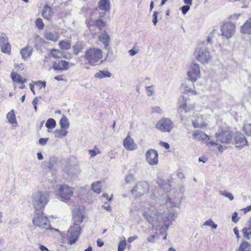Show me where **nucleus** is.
<instances>
[{
  "mask_svg": "<svg viewBox=\"0 0 251 251\" xmlns=\"http://www.w3.org/2000/svg\"><path fill=\"white\" fill-rule=\"evenodd\" d=\"M143 216L149 223L154 227H157L164 223V225L162 226L160 229L161 232L163 234V231L165 232L168 229L169 226L166 223V221H172L174 217L176 216V214L172 212L169 214H167L166 212L162 213L156 211L154 212L153 209L151 208L149 209L148 211H144Z\"/></svg>",
  "mask_w": 251,
  "mask_h": 251,
  "instance_id": "1",
  "label": "nucleus"
},
{
  "mask_svg": "<svg viewBox=\"0 0 251 251\" xmlns=\"http://www.w3.org/2000/svg\"><path fill=\"white\" fill-rule=\"evenodd\" d=\"M49 199V193L46 191H38L33 193L31 196L32 204L37 210L43 208L47 204Z\"/></svg>",
  "mask_w": 251,
  "mask_h": 251,
  "instance_id": "2",
  "label": "nucleus"
},
{
  "mask_svg": "<svg viewBox=\"0 0 251 251\" xmlns=\"http://www.w3.org/2000/svg\"><path fill=\"white\" fill-rule=\"evenodd\" d=\"M194 55L196 59L202 64L208 63L211 57L208 48L204 45H200L196 49Z\"/></svg>",
  "mask_w": 251,
  "mask_h": 251,
  "instance_id": "3",
  "label": "nucleus"
},
{
  "mask_svg": "<svg viewBox=\"0 0 251 251\" xmlns=\"http://www.w3.org/2000/svg\"><path fill=\"white\" fill-rule=\"evenodd\" d=\"M102 58V51L99 49H89L85 52V59L92 66H95Z\"/></svg>",
  "mask_w": 251,
  "mask_h": 251,
  "instance_id": "4",
  "label": "nucleus"
},
{
  "mask_svg": "<svg viewBox=\"0 0 251 251\" xmlns=\"http://www.w3.org/2000/svg\"><path fill=\"white\" fill-rule=\"evenodd\" d=\"M32 222L34 226L42 229L47 230L50 229L51 225L48 218L42 212L36 213L33 219Z\"/></svg>",
  "mask_w": 251,
  "mask_h": 251,
  "instance_id": "5",
  "label": "nucleus"
},
{
  "mask_svg": "<svg viewBox=\"0 0 251 251\" xmlns=\"http://www.w3.org/2000/svg\"><path fill=\"white\" fill-rule=\"evenodd\" d=\"M149 191L148 183L145 181H141L136 183L135 186L131 190V193L134 197L138 198L148 193Z\"/></svg>",
  "mask_w": 251,
  "mask_h": 251,
  "instance_id": "6",
  "label": "nucleus"
},
{
  "mask_svg": "<svg viewBox=\"0 0 251 251\" xmlns=\"http://www.w3.org/2000/svg\"><path fill=\"white\" fill-rule=\"evenodd\" d=\"M74 193L73 188L66 184L58 186L55 190L56 195L60 197L63 200H68L70 199Z\"/></svg>",
  "mask_w": 251,
  "mask_h": 251,
  "instance_id": "7",
  "label": "nucleus"
},
{
  "mask_svg": "<svg viewBox=\"0 0 251 251\" xmlns=\"http://www.w3.org/2000/svg\"><path fill=\"white\" fill-rule=\"evenodd\" d=\"M80 233V227L79 224L75 223L71 226L68 232L67 239L69 244L73 245L78 240Z\"/></svg>",
  "mask_w": 251,
  "mask_h": 251,
  "instance_id": "8",
  "label": "nucleus"
},
{
  "mask_svg": "<svg viewBox=\"0 0 251 251\" xmlns=\"http://www.w3.org/2000/svg\"><path fill=\"white\" fill-rule=\"evenodd\" d=\"M221 35L223 38L229 39L235 32V26L231 22H226L221 25Z\"/></svg>",
  "mask_w": 251,
  "mask_h": 251,
  "instance_id": "9",
  "label": "nucleus"
},
{
  "mask_svg": "<svg viewBox=\"0 0 251 251\" xmlns=\"http://www.w3.org/2000/svg\"><path fill=\"white\" fill-rule=\"evenodd\" d=\"M218 141L222 143L228 144L232 139V132L227 129L219 130L215 134Z\"/></svg>",
  "mask_w": 251,
  "mask_h": 251,
  "instance_id": "10",
  "label": "nucleus"
},
{
  "mask_svg": "<svg viewBox=\"0 0 251 251\" xmlns=\"http://www.w3.org/2000/svg\"><path fill=\"white\" fill-rule=\"evenodd\" d=\"M156 127L162 132H169L173 127V123L169 118H162L157 123Z\"/></svg>",
  "mask_w": 251,
  "mask_h": 251,
  "instance_id": "11",
  "label": "nucleus"
},
{
  "mask_svg": "<svg viewBox=\"0 0 251 251\" xmlns=\"http://www.w3.org/2000/svg\"><path fill=\"white\" fill-rule=\"evenodd\" d=\"M188 79L192 82H195L200 77L199 65L197 63H192L187 72Z\"/></svg>",
  "mask_w": 251,
  "mask_h": 251,
  "instance_id": "12",
  "label": "nucleus"
},
{
  "mask_svg": "<svg viewBox=\"0 0 251 251\" xmlns=\"http://www.w3.org/2000/svg\"><path fill=\"white\" fill-rule=\"evenodd\" d=\"M182 198V194L180 192H174L172 190L169 192L168 200L174 207H177L180 204Z\"/></svg>",
  "mask_w": 251,
  "mask_h": 251,
  "instance_id": "13",
  "label": "nucleus"
},
{
  "mask_svg": "<svg viewBox=\"0 0 251 251\" xmlns=\"http://www.w3.org/2000/svg\"><path fill=\"white\" fill-rule=\"evenodd\" d=\"M147 162L151 165H155L158 163V152L154 149L148 150L146 153Z\"/></svg>",
  "mask_w": 251,
  "mask_h": 251,
  "instance_id": "14",
  "label": "nucleus"
},
{
  "mask_svg": "<svg viewBox=\"0 0 251 251\" xmlns=\"http://www.w3.org/2000/svg\"><path fill=\"white\" fill-rule=\"evenodd\" d=\"M195 102L189 99H185L182 97L179 100V107L185 110V112H190L194 109Z\"/></svg>",
  "mask_w": 251,
  "mask_h": 251,
  "instance_id": "15",
  "label": "nucleus"
},
{
  "mask_svg": "<svg viewBox=\"0 0 251 251\" xmlns=\"http://www.w3.org/2000/svg\"><path fill=\"white\" fill-rule=\"evenodd\" d=\"M0 46L1 51L3 53H9L11 50V46L8 42V38L4 33L0 35Z\"/></svg>",
  "mask_w": 251,
  "mask_h": 251,
  "instance_id": "16",
  "label": "nucleus"
},
{
  "mask_svg": "<svg viewBox=\"0 0 251 251\" xmlns=\"http://www.w3.org/2000/svg\"><path fill=\"white\" fill-rule=\"evenodd\" d=\"M234 139L237 148H243L248 145L246 138L241 132H236Z\"/></svg>",
  "mask_w": 251,
  "mask_h": 251,
  "instance_id": "17",
  "label": "nucleus"
},
{
  "mask_svg": "<svg viewBox=\"0 0 251 251\" xmlns=\"http://www.w3.org/2000/svg\"><path fill=\"white\" fill-rule=\"evenodd\" d=\"M123 145L124 147L128 151H134L137 149V146L134 143V140L129 136L125 139Z\"/></svg>",
  "mask_w": 251,
  "mask_h": 251,
  "instance_id": "18",
  "label": "nucleus"
},
{
  "mask_svg": "<svg viewBox=\"0 0 251 251\" xmlns=\"http://www.w3.org/2000/svg\"><path fill=\"white\" fill-rule=\"evenodd\" d=\"M181 88L186 92L191 93L196 95L197 92L195 90L194 82H191L189 79L185 80L181 85Z\"/></svg>",
  "mask_w": 251,
  "mask_h": 251,
  "instance_id": "19",
  "label": "nucleus"
},
{
  "mask_svg": "<svg viewBox=\"0 0 251 251\" xmlns=\"http://www.w3.org/2000/svg\"><path fill=\"white\" fill-rule=\"evenodd\" d=\"M52 68L57 71L67 70L69 68V63L65 60L56 61L53 63Z\"/></svg>",
  "mask_w": 251,
  "mask_h": 251,
  "instance_id": "20",
  "label": "nucleus"
},
{
  "mask_svg": "<svg viewBox=\"0 0 251 251\" xmlns=\"http://www.w3.org/2000/svg\"><path fill=\"white\" fill-rule=\"evenodd\" d=\"M193 137L194 139L197 140L199 141H204L206 140H209V137L203 132L199 130H195L193 132Z\"/></svg>",
  "mask_w": 251,
  "mask_h": 251,
  "instance_id": "21",
  "label": "nucleus"
},
{
  "mask_svg": "<svg viewBox=\"0 0 251 251\" xmlns=\"http://www.w3.org/2000/svg\"><path fill=\"white\" fill-rule=\"evenodd\" d=\"M192 124L195 128H201L207 126L201 115L198 116L196 119L192 120Z\"/></svg>",
  "mask_w": 251,
  "mask_h": 251,
  "instance_id": "22",
  "label": "nucleus"
},
{
  "mask_svg": "<svg viewBox=\"0 0 251 251\" xmlns=\"http://www.w3.org/2000/svg\"><path fill=\"white\" fill-rule=\"evenodd\" d=\"M53 14L54 12L51 7L46 4L44 6V9L42 12V16L43 17L47 20H49L51 19Z\"/></svg>",
  "mask_w": 251,
  "mask_h": 251,
  "instance_id": "23",
  "label": "nucleus"
},
{
  "mask_svg": "<svg viewBox=\"0 0 251 251\" xmlns=\"http://www.w3.org/2000/svg\"><path fill=\"white\" fill-rule=\"evenodd\" d=\"M59 37V33L56 32H52L47 31L44 34V37L48 40L56 42L58 40Z\"/></svg>",
  "mask_w": 251,
  "mask_h": 251,
  "instance_id": "24",
  "label": "nucleus"
},
{
  "mask_svg": "<svg viewBox=\"0 0 251 251\" xmlns=\"http://www.w3.org/2000/svg\"><path fill=\"white\" fill-rule=\"evenodd\" d=\"M34 46L38 50H42V47L44 46L45 42L44 40L39 35H36L34 38Z\"/></svg>",
  "mask_w": 251,
  "mask_h": 251,
  "instance_id": "25",
  "label": "nucleus"
},
{
  "mask_svg": "<svg viewBox=\"0 0 251 251\" xmlns=\"http://www.w3.org/2000/svg\"><path fill=\"white\" fill-rule=\"evenodd\" d=\"M241 31L244 34H251V18L248 19L242 26Z\"/></svg>",
  "mask_w": 251,
  "mask_h": 251,
  "instance_id": "26",
  "label": "nucleus"
},
{
  "mask_svg": "<svg viewBox=\"0 0 251 251\" xmlns=\"http://www.w3.org/2000/svg\"><path fill=\"white\" fill-rule=\"evenodd\" d=\"M110 6L109 0H100L99 3V8L101 10L109 11Z\"/></svg>",
  "mask_w": 251,
  "mask_h": 251,
  "instance_id": "27",
  "label": "nucleus"
},
{
  "mask_svg": "<svg viewBox=\"0 0 251 251\" xmlns=\"http://www.w3.org/2000/svg\"><path fill=\"white\" fill-rule=\"evenodd\" d=\"M99 40L103 44L105 48H106L108 47L109 42V36L108 34L104 31L99 36Z\"/></svg>",
  "mask_w": 251,
  "mask_h": 251,
  "instance_id": "28",
  "label": "nucleus"
},
{
  "mask_svg": "<svg viewBox=\"0 0 251 251\" xmlns=\"http://www.w3.org/2000/svg\"><path fill=\"white\" fill-rule=\"evenodd\" d=\"M21 54L23 59H26L29 57L32 53V49L30 47H26L21 50Z\"/></svg>",
  "mask_w": 251,
  "mask_h": 251,
  "instance_id": "29",
  "label": "nucleus"
},
{
  "mask_svg": "<svg viewBox=\"0 0 251 251\" xmlns=\"http://www.w3.org/2000/svg\"><path fill=\"white\" fill-rule=\"evenodd\" d=\"M6 118L9 123L11 124H17L15 115L14 114V110L12 109L6 115Z\"/></svg>",
  "mask_w": 251,
  "mask_h": 251,
  "instance_id": "30",
  "label": "nucleus"
},
{
  "mask_svg": "<svg viewBox=\"0 0 251 251\" xmlns=\"http://www.w3.org/2000/svg\"><path fill=\"white\" fill-rule=\"evenodd\" d=\"M59 125L61 128L68 129L70 126L68 118L66 116H63L59 121Z\"/></svg>",
  "mask_w": 251,
  "mask_h": 251,
  "instance_id": "31",
  "label": "nucleus"
},
{
  "mask_svg": "<svg viewBox=\"0 0 251 251\" xmlns=\"http://www.w3.org/2000/svg\"><path fill=\"white\" fill-rule=\"evenodd\" d=\"M11 76L12 80L19 83H24L25 81V79H23L22 76L16 73H12Z\"/></svg>",
  "mask_w": 251,
  "mask_h": 251,
  "instance_id": "32",
  "label": "nucleus"
},
{
  "mask_svg": "<svg viewBox=\"0 0 251 251\" xmlns=\"http://www.w3.org/2000/svg\"><path fill=\"white\" fill-rule=\"evenodd\" d=\"M68 132L64 128L57 129L54 131V135L57 138H62L66 136Z\"/></svg>",
  "mask_w": 251,
  "mask_h": 251,
  "instance_id": "33",
  "label": "nucleus"
},
{
  "mask_svg": "<svg viewBox=\"0 0 251 251\" xmlns=\"http://www.w3.org/2000/svg\"><path fill=\"white\" fill-rule=\"evenodd\" d=\"M101 182L97 181L93 182L91 185L92 190L97 194L101 193Z\"/></svg>",
  "mask_w": 251,
  "mask_h": 251,
  "instance_id": "34",
  "label": "nucleus"
},
{
  "mask_svg": "<svg viewBox=\"0 0 251 251\" xmlns=\"http://www.w3.org/2000/svg\"><path fill=\"white\" fill-rule=\"evenodd\" d=\"M111 76V74L108 71H100L99 72L96 73L95 74V77L100 79H101L104 77H110Z\"/></svg>",
  "mask_w": 251,
  "mask_h": 251,
  "instance_id": "35",
  "label": "nucleus"
},
{
  "mask_svg": "<svg viewBox=\"0 0 251 251\" xmlns=\"http://www.w3.org/2000/svg\"><path fill=\"white\" fill-rule=\"evenodd\" d=\"M83 49L82 43L79 42H77L74 46V53L75 55H78Z\"/></svg>",
  "mask_w": 251,
  "mask_h": 251,
  "instance_id": "36",
  "label": "nucleus"
},
{
  "mask_svg": "<svg viewBox=\"0 0 251 251\" xmlns=\"http://www.w3.org/2000/svg\"><path fill=\"white\" fill-rule=\"evenodd\" d=\"M59 46L62 50H68L71 48V45L69 41H61L59 42Z\"/></svg>",
  "mask_w": 251,
  "mask_h": 251,
  "instance_id": "37",
  "label": "nucleus"
},
{
  "mask_svg": "<svg viewBox=\"0 0 251 251\" xmlns=\"http://www.w3.org/2000/svg\"><path fill=\"white\" fill-rule=\"evenodd\" d=\"M206 145L207 146H210L211 147L216 146L217 149L219 150V151L221 152L223 151V150L224 149V148L223 147V146L219 145L217 142H215L214 141L207 142Z\"/></svg>",
  "mask_w": 251,
  "mask_h": 251,
  "instance_id": "38",
  "label": "nucleus"
},
{
  "mask_svg": "<svg viewBox=\"0 0 251 251\" xmlns=\"http://www.w3.org/2000/svg\"><path fill=\"white\" fill-rule=\"evenodd\" d=\"M50 54L55 58H59L62 56V52L59 50L52 49L50 51Z\"/></svg>",
  "mask_w": 251,
  "mask_h": 251,
  "instance_id": "39",
  "label": "nucleus"
},
{
  "mask_svg": "<svg viewBox=\"0 0 251 251\" xmlns=\"http://www.w3.org/2000/svg\"><path fill=\"white\" fill-rule=\"evenodd\" d=\"M242 232L243 234V236L245 238L247 239H250L251 237V228L249 227L248 228H243Z\"/></svg>",
  "mask_w": 251,
  "mask_h": 251,
  "instance_id": "40",
  "label": "nucleus"
},
{
  "mask_svg": "<svg viewBox=\"0 0 251 251\" xmlns=\"http://www.w3.org/2000/svg\"><path fill=\"white\" fill-rule=\"evenodd\" d=\"M55 121L52 118L49 119L46 123V126L49 129H52L55 127Z\"/></svg>",
  "mask_w": 251,
  "mask_h": 251,
  "instance_id": "41",
  "label": "nucleus"
},
{
  "mask_svg": "<svg viewBox=\"0 0 251 251\" xmlns=\"http://www.w3.org/2000/svg\"><path fill=\"white\" fill-rule=\"evenodd\" d=\"M238 251H251V249L249 244L245 242L241 244Z\"/></svg>",
  "mask_w": 251,
  "mask_h": 251,
  "instance_id": "42",
  "label": "nucleus"
},
{
  "mask_svg": "<svg viewBox=\"0 0 251 251\" xmlns=\"http://www.w3.org/2000/svg\"><path fill=\"white\" fill-rule=\"evenodd\" d=\"M243 130L247 135L251 136V124L245 125Z\"/></svg>",
  "mask_w": 251,
  "mask_h": 251,
  "instance_id": "43",
  "label": "nucleus"
},
{
  "mask_svg": "<svg viewBox=\"0 0 251 251\" xmlns=\"http://www.w3.org/2000/svg\"><path fill=\"white\" fill-rule=\"evenodd\" d=\"M203 226H210L213 229H216L217 227V225L215 224L214 222L211 219H209L206 221L204 223Z\"/></svg>",
  "mask_w": 251,
  "mask_h": 251,
  "instance_id": "44",
  "label": "nucleus"
},
{
  "mask_svg": "<svg viewBox=\"0 0 251 251\" xmlns=\"http://www.w3.org/2000/svg\"><path fill=\"white\" fill-rule=\"evenodd\" d=\"M35 25L39 29H43L44 27V24L41 18H38L35 21Z\"/></svg>",
  "mask_w": 251,
  "mask_h": 251,
  "instance_id": "45",
  "label": "nucleus"
},
{
  "mask_svg": "<svg viewBox=\"0 0 251 251\" xmlns=\"http://www.w3.org/2000/svg\"><path fill=\"white\" fill-rule=\"evenodd\" d=\"M220 193L222 195H223V196H225V197H226V198H228L231 201L233 200V199H234V197L232 195V194H231L229 192H227V191H220Z\"/></svg>",
  "mask_w": 251,
  "mask_h": 251,
  "instance_id": "46",
  "label": "nucleus"
},
{
  "mask_svg": "<svg viewBox=\"0 0 251 251\" xmlns=\"http://www.w3.org/2000/svg\"><path fill=\"white\" fill-rule=\"evenodd\" d=\"M126 247V242L125 239L121 241L118 245V251H124Z\"/></svg>",
  "mask_w": 251,
  "mask_h": 251,
  "instance_id": "47",
  "label": "nucleus"
},
{
  "mask_svg": "<svg viewBox=\"0 0 251 251\" xmlns=\"http://www.w3.org/2000/svg\"><path fill=\"white\" fill-rule=\"evenodd\" d=\"M151 112L153 113H157L161 114L163 113V110L160 107L158 106H155L151 108Z\"/></svg>",
  "mask_w": 251,
  "mask_h": 251,
  "instance_id": "48",
  "label": "nucleus"
},
{
  "mask_svg": "<svg viewBox=\"0 0 251 251\" xmlns=\"http://www.w3.org/2000/svg\"><path fill=\"white\" fill-rule=\"evenodd\" d=\"M96 25L100 30H102L104 26V22L101 20H98L96 22Z\"/></svg>",
  "mask_w": 251,
  "mask_h": 251,
  "instance_id": "49",
  "label": "nucleus"
},
{
  "mask_svg": "<svg viewBox=\"0 0 251 251\" xmlns=\"http://www.w3.org/2000/svg\"><path fill=\"white\" fill-rule=\"evenodd\" d=\"M134 180V176L133 175H128L125 178V181L126 183H129Z\"/></svg>",
  "mask_w": 251,
  "mask_h": 251,
  "instance_id": "50",
  "label": "nucleus"
},
{
  "mask_svg": "<svg viewBox=\"0 0 251 251\" xmlns=\"http://www.w3.org/2000/svg\"><path fill=\"white\" fill-rule=\"evenodd\" d=\"M146 90L147 92V95L149 97H151L153 93V86H150L146 87Z\"/></svg>",
  "mask_w": 251,
  "mask_h": 251,
  "instance_id": "51",
  "label": "nucleus"
},
{
  "mask_svg": "<svg viewBox=\"0 0 251 251\" xmlns=\"http://www.w3.org/2000/svg\"><path fill=\"white\" fill-rule=\"evenodd\" d=\"M190 5L186 4L181 7V11L183 14H186L187 12L189 10L190 8Z\"/></svg>",
  "mask_w": 251,
  "mask_h": 251,
  "instance_id": "52",
  "label": "nucleus"
},
{
  "mask_svg": "<svg viewBox=\"0 0 251 251\" xmlns=\"http://www.w3.org/2000/svg\"><path fill=\"white\" fill-rule=\"evenodd\" d=\"M159 13L157 11H154L152 15V23L154 25H155L157 23V16Z\"/></svg>",
  "mask_w": 251,
  "mask_h": 251,
  "instance_id": "53",
  "label": "nucleus"
},
{
  "mask_svg": "<svg viewBox=\"0 0 251 251\" xmlns=\"http://www.w3.org/2000/svg\"><path fill=\"white\" fill-rule=\"evenodd\" d=\"M100 151L97 150V151L94 150H91L89 151V153L91 157H93L95 156L97 154L100 153Z\"/></svg>",
  "mask_w": 251,
  "mask_h": 251,
  "instance_id": "54",
  "label": "nucleus"
},
{
  "mask_svg": "<svg viewBox=\"0 0 251 251\" xmlns=\"http://www.w3.org/2000/svg\"><path fill=\"white\" fill-rule=\"evenodd\" d=\"M35 84L37 85H39L40 87V88H41L42 87H44V88L45 87L46 82L45 81H38L35 82Z\"/></svg>",
  "mask_w": 251,
  "mask_h": 251,
  "instance_id": "55",
  "label": "nucleus"
},
{
  "mask_svg": "<svg viewBox=\"0 0 251 251\" xmlns=\"http://www.w3.org/2000/svg\"><path fill=\"white\" fill-rule=\"evenodd\" d=\"M48 140H49L48 138H42L39 139V143L41 145L44 146V145L46 144V143H47V141H48Z\"/></svg>",
  "mask_w": 251,
  "mask_h": 251,
  "instance_id": "56",
  "label": "nucleus"
},
{
  "mask_svg": "<svg viewBox=\"0 0 251 251\" xmlns=\"http://www.w3.org/2000/svg\"><path fill=\"white\" fill-rule=\"evenodd\" d=\"M156 236L155 235H153L149 236L148 237L147 240H148V242H149L153 243L156 240Z\"/></svg>",
  "mask_w": 251,
  "mask_h": 251,
  "instance_id": "57",
  "label": "nucleus"
},
{
  "mask_svg": "<svg viewBox=\"0 0 251 251\" xmlns=\"http://www.w3.org/2000/svg\"><path fill=\"white\" fill-rule=\"evenodd\" d=\"M238 1L241 2L244 4V5H243L242 7H246L247 5L250 3L251 1V0H238Z\"/></svg>",
  "mask_w": 251,
  "mask_h": 251,
  "instance_id": "58",
  "label": "nucleus"
},
{
  "mask_svg": "<svg viewBox=\"0 0 251 251\" xmlns=\"http://www.w3.org/2000/svg\"><path fill=\"white\" fill-rule=\"evenodd\" d=\"M237 216L238 214L235 212L233 214L232 216V221L233 222L236 223L238 221Z\"/></svg>",
  "mask_w": 251,
  "mask_h": 251,
  "instance_id": "59",
  "label": "nucleus"
},
{
  "mask_svg": "<svg viewBox=\"0 0 251 251\" xmlns=\"http://www.w3.org/2000/svg\"><path fill=\"white\" fill-rule=\"evenodd\" d=\"M215 30H213V31L209 33L208 37V39H207L208 43H210L211 42L210 41L211 38H212V37L213 36V34L215 32Z\"/></svg>",
  "mask_w": 251,
  "mask_h": 251,
  "instance_id": "60",
  "label": "nucleus"
},
{
  "mask_svg": "<svg viewBox=\"0 0 251 251\" xmlns=\"http://www.w3.org/2000/svg\"><path fill=\"white\" fill-rule=\"evenodd\" d=\"M161 144L162 147H164L166 149H168L170 148V145L168 143L166 142H161Z\"/></svg>",
  "mask_w": 251,
  "mask_h": 251,
  "instance_id": "61",
  "label": "nucleus"
},
{
  "mask_svg": "<svg viewBox=\"0 0 251 251\" xmlns=\"http://www.w3.org/2000/svg\"><path fill=\"white\" fill-rule=\"evenodd\" d=\"M138 238L137 236H131L128 238V242L129 243H131L134 241L135 240Z\"/></svg>",
  "mask_w": 251,
  "mask_h": 251,
  "instance_id": "62",
  "label": "nucleus"
},
{
  "mask_svg": "<svg viewBox=\"0 0 251 251\" xmlns=\"http://www.w3.org/2000/svg\"><path fill=\"white\" fill-rule=\"evenodd\" d=\"M39 249L41 251H49V250L45 246L43 245H40Z\"/></svg>",
  "mask_w": 251,
  "mask_h": 251,
  "instance_id": "63",
  "label": "nucleus"
},
{
  "mask_svg": "<svg viewBox=\"0 0 251 251\" xmlns=\"http://www.w3.org/2000/svg\"><path fill=\"white\" fill-rule=\"evenodd\" d=\"M129 53L130 55L133 56L137 53V51L134 50L133 49H131L129 50Z\"/></svg>",
  "mask_w": 251,
  "mask_h": 251,
  "instance_id": "64",
  "label": "nucleus"
}]
</instances>
